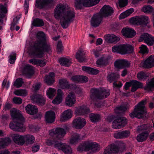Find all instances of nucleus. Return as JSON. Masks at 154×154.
Wrapping results in <instances>:
<instances>
[{"label":"nucleus","instance_id":"obj_50","mask_svg":"<svg viewBox=\"0 0 154 154\" xmlns=\"http://www.w3.org/2000/svg\"><path fill=\"white\" fill-rule=\"evenodd\" d=\"M123 45L114 46L112 47V51L113 52L119 53L123 54Z\"/></svg>","mask_w":154,"mask_h":154},{"label":"nucleus","instance_id":"obj_3","mask_svg":"<svg viewBox=\"0 0 154 154\" xmlns=\"http://www.w3.org/2000/svg\"><path fill=\"white\" fill-rule=\"evenodd\" d=\"M11 116L13 121L9 124L11 129L16 131L23 132L25 127L23 125L25 119L19 110L13 109L11 111Z\"/></svg>","mask_w":154,"mask_h":154},{"label":"nucleus","instance_id":"obj_44","mask_svg":"<svg viewBox=\"0 0 154 154\" xmlns=\"http://www.w3.org/2000/svg\"><path fill=\"white\" fill-rule=\"evenodd\" d=\"M96 63L100 67L105 66L108 64V59L106 58L101 57L97 60Z\"/></svg>","mask_w":154,"mask_h":154},{"label":"nucleus","instance_id":"obj_12","mask_svg":"<svg viewBox=\"0 0 154 154\" xmlns=\"http://www.w3.org/2000/svg\"><path fill=\"white\" fill-rule=\"evenodd\" d=\"M154 66V55L150 56L145 61L142 62L140 64V67L145 68H150Z\"/></svg>","mask_w":154,"mask_h":154},{"label":"nucleus","instance_id":"obj_54","mask_svg":"<svg viewBox=\"0 0 154 154\" xmlns=\"http://www.w3.org/2000/svg\"><path fill=\"white\" fill-rule=\"evenodd\" d=\"M14 94L17 96H25L27 95V91L25 89H19L15 91Z\"/></svg>","mask_w":154,"mask_h":154},{"label":"nucleus","instance_id":"obj_41","mask_svg":"<svg viewBox=\"0 0 154 154\" xmlns=\"http://www.w3.org/2000/svg\"><path fill=\"white\" fill-rule=\"evenodd\" d=\"M82 136H81L77 133H74L72 135L71 138L70 140V142L71 144H74L78 141L83 139Z\"/></svg>","mask_w":154,"mask_h":154},{"label":"nucleus","instance_id":"obj_4","mask_svg":"<svg viewBox=\"0 0 154 154\" xmlns=\"http://www.w3.org/2000/svg\"><path fill=\"white\" fill-rule=\"evenodd\" d=\"M110 94V91L109 90H106L103 88H93L91 90L90 98L94 102L97 100L107 98Z\"/></svg>","mask_w":154,"mask_h":154},{"label":"nucleus","instance_id":"obj_5","mask_svg":"<svg viewBox=\"0 0 154 154\" xmlns=\"http://www.w3.org/2000/svg\"><path fill=\"white\" fill-rule=\"evenodd\" d=\"M146 103V100H143L135 106L134 111L130 114L131 117L132 118L136 117L139 119L142 118L143 115L146 112L145 105Z\"/></svg>","mask_w":154,"mask_h":154},{"label":"nucleus","instance_id":"obj_38","mask_svg":"<svg viewBox=\"0 0 154 154\" xmlns=\"http://www.w3.org/2000/svg\"><path fill=\"white\" fill-rule=\"evenodd\" d=\"M134 48L131 45L129 44L123 45L122 51L123 54L132 53Z\"/></svg>","mask_w":154,"mask_h":154},{"label":"nucleus","instance_id":"obj_30","mask_svg":"<svg viewBox=\"0 0 154 154\" xmlns=\"http://www.w3.org/2000/svg\"><path fill=\"white\" fill-rule=\"evenodd\" d=\"M105 39L108 43H116L119 40V38L113 34H109L104 36Z\"/></svg>","mask_w":154,"mask_h":154},{"label":"nucleus","instance_id":"obj_7","mask_svg":"<svg viewBox=\"0 0 154 154\" xmlns=\"http://www.w3.org/2000/svg\"><path fill=\"white\" fill-rule=\"evenodd\" d=\"M129 21L131 23L134 25H146L149 22V19L148 17L142 15L132 17Z\"/></svg>","mask_w":154,"mask_h":154},{"label":"nucleus","instance_id":"obj_26","mask_svg":"<svg viewBox=\"0 0 154 154\" xmlns=\"http://www.w3.org/2000/svg\"><path fill=\"white\" fill-rule=\"evenodd\" d=\"M116 153L124 151L126 149V144L122 141H119L116 143H113Z\"/></svg>","mask_w":154,"mask_h":154},{"label":"nucleus","instance_id":"obj_31","mask_svg":"<svg viewBox=\"0 0 154 154\" xmlns=\"http://www.w3.org/2000/svg\"><path fill=\"white\" fill-rule=\"evenodd\" d=\"M144 90L149 92L154 90V78L148 80L143 88Z\"/></svg>","mask_w":154,"mask_h":154},{"label":"nucleus","instance_id":"obj_29","mask_svg":"<svg viewBox=\"0 0 154 154\" xmlns=\"http://www.w3.org/2000/svg\"><path fill=\"white\" fill-rule=\"evenodd\" d=\"M34 73L33 67L29 64L27 65L24 68V74L26 76L29 78Z\"/></svg>","mask_w":154,"mask_h":154},{"label":"nucleus","instance_id":"obj_15","mask_svg":"<svg viewBox=\"0 0 154 154\" xmlns=\"http://www.w3.org/2000/svg\"><path fill=\"white\" fill-rule=\"evenodd\" d=\"M102 18V15L99 13L94 15L91 21V26L94 27L98 26L101 23Z\"/></svg>","mask_w":154,"mask_h":154},{"label":"nucleus","instance_id":"obj_39","mask_svg":"<svg viewBox=\"0 0 154 154\" xmlns=\"http://www.w3.org/2000/svg\"><path fill=\"white\" fill-rule=\"evenodd\" d=\"M113 144L109 145L105 149L103 154H117Z\"/></svg>","mask_w":154,"mask_h":154},{"label":"nucleus","instance_id":"obj_25","mask_svg":"<svg viewBox=\"0 0 154 154\" xmlns=\"http://www.w3.org/2000/svg\"><path fill=\"white\" fill-rule=\"evenodd\" d=\"M72 112L70 109L64 111L61 116L60 121L63 122L68 120L72 117Z\"/></svg>","mask_w":154,"mask_h":154},{"label":"nucleus","instance_id":"obj_24","mask_svg":"<svg viewBox=\"0 0 154 154\" xmlns=\"http://www.w3.org/2000/svg\"><path fill=\"white\" fill-rule=\"evenodd\" d=\"M45 120L48 123L53 122L55 119V114L52 111H49L46 112L45 116Z\"/></svg>","mask_w":154,"mask_h":154},{"label":"nucleus","instance_id":"obj_61","mask_svg":"<svg viewBox=\"0 0 154 154\" xmlns=\"http://www.w3.org/2000/svg\"><path fill=\"white\" fill-rule=\"evenodd\" d=\"M20 18L16 17L14 18L13 20V21L11 24V29L12 31L14 29L15 26L17 23Z\"/></svg>","mask_w":154,"mask_h":154},{"label":"nucleus","instance_id":"obj_52","mask_svg":"<svg viewBox=\"0 0 154 154\" xmlns=\"http://www.w3.org/2000/svg\"><path fill=\"white\" fill-rule=\"evenodd\" d=\"M142 11L146 14L150 13L154 11V9L151 5H145L142 8Z\"/></svg>","mask_w":154,"mask_h":154},{"label":"nucleus","instance_id":"obj_32","mask_svg":"<svg viewBox=\"0 0 154 154\" xmlns=\"http://www.w3.org/2000/svg\"><path fill=\"white\" fill-rule=\"evenodd\" d=\"M59 146H57L58 147V149L62 150L66 154H71L72 152V150L71 147L65 143H61L58 144Z\"/></svg>","mask_w":154,"mask_h":154},{"label":"nucleus","instance_id":"obj_8","mask_svg":"<svg viewBox=\"0 0 154 154\" xmlns=\"http://www.w3.org/2000/svg\"><path fill=\"white\" fill-rule=\"evenodd\" d=\"M66 131L63 128H57L51 130L50 132V135L57 140H60L66 134Z\"/></svg>","mask_w":154,"mask_h":154},{"label":"nucleus","instance_id":"obj_19","mask_svg":"<svg viewBox=\"0 0 154 154\" xmlns=\"http://www.w3.org/2000/svg\"><path fill=\"white\" fill-rule=\"evenodd\" d=\"M31 98L32 102L34 103H37L40 105H43L45 104V99L40 95H33Z\"/></svg>","mask_w":154,"mask_h":154},{"label":"nucleus","instance_id":"obj_43","mask_svg":"<svg viewBox=\"0 0 154 154\" xmlns=\"http://www.w3.org/2000/svg\"><path fill=\"white\" fill-rule=\"evenodd\" d=\"M148 135V133L147 131L139 134L137 137V140L138 142H141L145 140Z\"/></svg>","mask_w":154,"mask_h":154},{"label":"nucleus","instance_id":"obj_64","mask_svg":"<svg viewBox=\"0 0 154 154\" xmlns=\"http://www.w3.org/2000/svg\"><path fill=\"white\" fill-rule=\"evenodd\" d=\"M10 58L9 60V62L11 64L14 63L16 59V54L15 53H13L11 54L10 56Z\"/></svg>","mask_w":154,"mask_h":154},{"label":"nucleus","instance_id":"obj_10","mask_svg":"<svg viewBox=\"0 0 154 154\" xmlns=\"http://www.w3.org/2000/svg\"><path fill=\"white\" fill-rule=\"evenodd\" d=\"M143 40L149 46H152L154 44V37L147 33H144L140 36L139 41L141 42Z\"/></svg>","mask_w":154,"mask_h":154},{"label":"nucleus","instance_id":"obj_51","mask_svg":"<svg viewBox=\"0 0 154 154\" xmlns=\"http://www.w3.org/2000/svg\"><path fill=\"white\" fill-rule=\"evenodd\" d=\"M60 142L57 140H56L55 139H54L53 140H48L46 142V144L48 146H50L53 145L55 148L58 149V147L57 146H59L58 144H60Z\"/></svg>","mask_w":154,"mask_h":154},{"label":"nucleus","instance_id":"obj_56","mask_svg":"<svg viewBox=\"0 0 154 154\" xmlns=\"http://www.w3.org/2000/svg\"><path fill=\"white\" fill-rule=\"evenodd\" d=\"M24 82L22 78H18L16 79L14 82V85L17 88H19L22 86Z\"/></svg>","mask_w":154,"mask_h":154},{"label":"nucleus","instance_id":"obj_37","mask_svg":"<svg viewBox=\"0 0 154 154\" xmlns=\"http://www.w3.org/2000/svg\"><path fill=\"white\" fill-rule=\"evenodd\" d=\"M119 74L117 73H112L108 74L107 77V80L110 83L116 82L119 78Z\"/></svg>","mask_w":154,"mask_h":154},{"label":"nucleus","instance_id":"obj_27","mask_svg":"<svg viewBox=\"0 0 154 154\" xmlns=\"http://www.w3.org/2000/svg\"><path fill=\"white\" fill-rule=\"evenodd\" d=\"M13 140L16 143L22 145L24 143V135L22 136L18 134H14L12 136Z\"/></svg>","mask_w":154,"mask_h":154},{"label":"nucleus","instance_id":"obj_42","mask_svg":"<svg viewBox=\"0 0 154 154\" xmlns=\"http://www.w3.org/2000/svg\"><path fill=\"white\" fill-rule=\"evenodd\" d=\"M59 61L60 65L63 66L68 67L69 66L71 63V59L68 58H61L59 59Z\"/></svg>","mask_w":154,"mask_h":154},{"label":"nucleus","instance_id":"obj_63","mask_svg":"<svg viewBox=\"0 0 154 154\" xmlns=\"http://www.w3.org/2000/svg\"><path fill=\"white\" fill-rule=\"evenodd\" d=\"M63 49V48L61 41H58L57 48V52L58 53H60L62 52Z\"/></svg>","mask_w":154,"mask_h":154},{"label":"nucleus","instance_id":"obj_23","mask_svg":"<svg viewBox=\"0 0 154 154\" xmlns=\"http://www.w3.org/2000/svg\"><path fill=\"white\" fill-rule=\"evenodd\" d=\"M29 62L33 65L43 67L45 66L46 63V60L33 58L30 59Z\"/></svg>","mask_w":154,"mask_h":154},{"label":"nucleus","instance_id":"obj_48","mask_svg":"<svg viewBox=\"0 0 154 154\" xmlns=\"http://www.w3.org/2000/svg\"><path fill=\"white\" fill-rule=\"evenodd\" d=\"M90 120L93 122L98 121L100 119V115L98 114L91 113L89 114Z\"/></svg>","mask_w":154,"mask_h":154},{"label":"nucleus","instance_id":"obj_58","mask_svg":"<svg viewBox=\"0 0 154 154\" xmlns=\"http://www.w3.org/2000/svg\"><path fill=\"white\" fill-rule=\"evenodd\" d=\"M148 77L147 75L145 72L141 71L137 74V77L140 80L145 79Z\"/></svg>","mask_w":154,"mask_h":154},{"label":"nucleus","instance_id":"obj_53","mask_svg":"<svg viewBox=\"0 0 154 154\" xmlns=\"http://www.w3.org/2000/svg\"><path fill=\"white\" fill-rule=\"evenodd\" d=\"M10 143V140L9 139H0V149L4 148L5 146L8 145Z\"/></svg>","mask_w":154,"mask_h":154},{"label":"nucleus","instance_id":"obj_47","mask_svg":"<svg viewBox=\"0 0 154 154\" xmlns=\"http://www.w3.org/2000/svg\"><path fill=\"white\" fill-rule=\"evenodd\" d=\"M134 11V9L131 8L121 14L119 16V19H122L129 16Z\"/></svg>","mask_w":154,"mask_h":154},{"label":"nucleus","instance_id":"obj_59","mask_svg":"<svg viewBox=\"0 0 154 154\" xmlns=\"http://www.w3.org/2000/svg\"><path fill=\"white\" fill-rule=\"evenodd\" d=\"M126 107L124 106H121L117 107L115 109V112L118 114H119L122 112L125 111L127 110Z\"/></svg>","mask_w":154,"mask_h":154},{"label":"nucleus","instance_id":"obj_46","mask_svg":"<svg viewBox=\"0 0 154 154\" xmlns=\"http://www.w3.org/2000/svg\"><path fill=\"white\" fill-rule=\"evenodd\" d=\"M24 143L26 142L28 144H32L35 141V138L34 136L30 134L24 135Z\"/></svg>","mask_w":154,"mask_h":154},{"label":"nucleus","instance_id":"obj_20","mask_svg":"<svg viewBox=\"0 0 154 154\" xmlns=\"http://www.w3.org/2000/svg\"><path fill=\"white\" fill-rule=\"evenodd\" d=\"M130 135L129 131L125 130L122 131H116L114 134L115 138L118 139H125L128 137Z\"/></svg>","mask_w":154,"mask_h":154},{"label":"nucleus","instance_id":"obj_57","mask_svg":"<svg viewBox=\"0 0 154 154\" xmlns=\"http://www.w3.org/2000/svg\"><path fill=\"white\" fill-rule=\"evenodd\" d=\"M55 93L56 90L52 88H50L47 92L48 96L50 98H52L55 95Z\"/></svg>","mask_w":154,"mask_h":154},{"label":"nucleus","instance_id":"obj_1","mask_svg":"<svg viewBox=\"0 0 154 154\" xmlns=\"http://www.w3.org/2000/svg\"><path fill=\"white\" fill-rule=\"evenodd\" d=\"M37 39L34 42L29 52L30 56L38 58L43 57L46 52L51 51V45L43 32H38L36 34Z\"/></svg>","mask_w":154,"mask_h":154},{"label":"nucleus","instance_id":"obj_34","mask_svg":"<svg viewBox=\"0 0 154 154\" xmlns=\"http://www.w3.org/2000/svg\"><path fill=\"white\" fill-rule=\"evenodd\" d=\"M132 88L131 91L132 92L136 91L138 88H142L143 85L142 83L136 80H131Z\"/></svg>","mask_w":154,"mask_h":154},{"label":"nucleus","instance_id":"obj_36","mask_svg":"<svg viewBox=\"0 0 154 154\" xmlns=\"http://www.w3.org/2000/svg\"><path fill=\"white\" fill-rule=\"evenodd\" d=\"M51 1V0H36L35 5L40 9L45 8Z\"/></svg>","mask_w":154,"mask_h":154},{"label":"nucleus","instance_id":"obj_55","mask_svg":"<svg viewBox=\"0 0 154 154\" xmlns=\"http://www.w3.org/2000/svg\"><path fill=\"white\" fill-rule=\"evenodd\" d=\"M7 11L6 7L2 4H0V17H4L5 16L4 14H6Z\"/></svg>","mask_w":154,"mask_h":154},{"label":"nucleus","instance_id":"obj_17","mask_svg":"<svg viewBox=\"0 0 154 154\" xmlns=\"http://www.w3.org/2000/svg\"><path fill=\"white\" fill-rule=\"evenodd\" d=\"M123 35L126 38H131L134 37L136 35V32L132 28L128 27L124 28L122 31Z\"/></svg>","mask_w":154,"mask_h":154},{"label":"nucleus","instance_id":"obj_2","mask_svg":"<svg viewBox=\"0 0 154 154\" xmlns=\"http://www.w3.org/2000/svg\"><path fill=\"white\" fill-rule=\"evenodd\" d=\"M54 16L56 19L60 20V23L64 29L67 28L73 22L75 17L74 11L70 8L63 4H58L54 10Z\"/></svg>","mask_w":154,"mask_h":154},{"label":"nucleus","instance_id":"obj_60","mask_svg":"<svg viewBox=\"0 0 154 154\" xmlns=\"http://www.w3.org/2000/svg\"><path fill=\"white\" fill-rule=\"evenodd\" d=\"M140 49L139 52L142 54L147 53L148 52V49L147 46L145 45H142L141 46L139 47Z\"/></svg>","mask_w":154,"mask_h":154},{"label":"nucleus","instance_id":"obj_16","mask_svg":"<svg viewBox=\"0 0 154 154\" xmlns=\"http://www.w3.org/2000/svg\"><path fill=\"white\" fill-rule=\"evenodd\" d=\"M76 102V97L73 92L69 93L65 99V103L67 106L71 107L73 106Z\"/></svg>","mask_w":154,"mask_h":154},{"label":"nucleus","instance_id":"obj_33","mask_svg":"<svg viewBox=\"0 0 154 154\" xmlns=\"http://www.w3.org/2000/svg\"><path fill=\"white\" fill-rule=\"evenodd\" d=\"M55 75L53 72H50L48 75H46L45 77L44 81L48 85H52L55 81Z\"/></svg>","mask_w":154,"mask_h":154},{"label":"nucleus","instance_id":"obj_21","mask_svg":"<svg viewBox=\"0 0 154 154\" xmlns=\"http://www.w3.org/2000/svg\"><path fill=\"white\" fill-rule=\"evenodd\" d=\"M89 109L85 105H82L76 108L75 112L77 115H80L88 114L90 112Z\"/></svg>","mask_w":154,"mask_h":154},{"label":"nucleus","instance_id":"obj_35","mask_svg":"<svg viewBox=\"0 0 154 154\" xmlns=\"http://www.w3.org/2000/svg\"><path fill=\"white\" fill-rule=\"evenodd\" d=\"M64 94L62 91L60 89L57 90V95L55 99L52 101V103L54 104H58L60 103L62 100L63 96Z\"/></svg>","mask_w":154,"mask_h":154},{"label":"nucleus","instance_id":"obj_49","mask_svg":"<svg viewBox=\"0 0 154 154\" xmlns=\"http://www.w3.org/2000/svg\"><path fill=\"white\" fill-rule=\"evenodd\" d=\"M32 24L35 27H40L43 26L44 23L42 19L36 18L33 20Z\"/></svg>","mask_w":154,"mask_h":154},{"label":"nucleus","instance_id":"obj_28","mask_svg":"<svg viewBox=\"0 0 154 154\" xmlns=\"http://www.w3.org/2000/svg\"><path fill=\"white\" fill-rule=\"evenodd\" d=\"M26 112L29 114L33 115L36 114L38 111L36 106L31 104L27 105L25 107Z\"/></svg>","mask_w":154,"mask_h":154},{"label":"nucleus","instance_id":"obj_11","mask_svg":"<svg viewBox=\"0 0 154 154\" xmlns=\"http://www.w3.org/2000/svg\"><path fill=\"white\" fill-rule=\"evenodd\" d=\"M100 0H84V2H80V0L77 1L76 6L78 8H82V6L90 7L95 5L99 3Z\"/></svg>","mask_w":154,"mask_h":154},{"label":"nucleus","instance_id":"obj_62","mask_svg":"<svg viewBox=\"0 0 154 154\" xmlns=\"http://www.w3.org/2000/svg\"><path fill=\"white\" fill-rule=\"evenodd\" d=\"M148 126L146 125H140L137 127V131L139 132L141 131H146V130L148 129Z\"/></svg>","mask_w":154,"mask_h":154},{"label":"nucleus","instance_id":"obj_40","mask_svg":"<svg viewBox=\"0 0 154 154\" xmlns=\"http://www.w3.org/2000/svg\"><path fill=\"white\" fill-rule=\"evenodd\" d=\"M60 87L62 89H69L70 88V85L65 79H61L59 80Z\"/></svg>","mask_w":154,"mask_h":154},{"label":"nucleus","instance_id":"obj_13","mask_svg":"<svg viewBox=\"0 0 154 154\" xmlns=\"http://www.w3.org/2000/svg\"><path fill=\"white\" fill-rule=\"evenodd\" d=\"M86 123V121L84 118H77L73 121L72 126L76 129H81L85 125Z\"/></svg>","mask_w":154,"mask_h":154},{"label":"nucleus","instance_id":"obj_6","mask_svg":"<svg viewBox=\"0 0 154 154\" xmlns=\"http://www.w3.org/2000/svg\"><path fill=\"white\" fill-rule=\"evenodd\" d=\"M100 146L96 143L85 142L80 145L78 148L79 151H87L91 150L96 151L100 149Z\"/></svg>","mask_w":154,"mask_h":154},{"label":"nucleus","instance_id":"obj_18","mask_svg":"<svg viewBox=\"0 0 154 154\" xmlns=\"http://www.w3.org/2000/svg\"><path fill=\"white\" fill-rule=\"evenodd\" d=\"M115 66L117 68L122 69L129 66L130 63L127 60L122 59L116 60L114 62Z\"/></svg>","mask_w":154,"mask_h":154},{"label":"nucleus","instance_id":"obj_9","mask_svg":"<svg viewBox=\"0 0 154 154\" xmlns=\"http://www.w3.org/2000/svg\"><path fill=\"white\" fill-rule=\"evenodd\" d=\"M127 121L124 117H119L113 122L112 127L115 129H119L124 127L127 124Z\"/></svg>","mask_w":154,"mask_h":154},{"label":"nucleus","instance_id":"obj_22","mask_svg":"<svg viewBox=\"0 0 154 154\" xmlns=\"http://www.w3.org/2000/svg\"><path fill=\"white\" fill-rule=\"evenodd\" d=\"M86 52L83 49L79 50L76 52L75 58L79 62H85L86 59L85 58Z\"/></svg>","mask_w":154,"mask_h":154},{"label":"nucleus","instance_id":"obj_45","mask_svg":"<svg viewBox=\"0 0 154 154\" xmlns=\"http://www.w3.org/2000/svg\"><path fill=\"white\" fill-rule=\"evenodd\" d=\"M82 69L90 74L93 75H96L99 72V70L97 69L85 66H82Z\"/></svg>","mask_w":154,"mask_h":154},{"label":"nucleus","instance_id":"obj_14","mask_svg":"<svg viewBox=\"0 0 154 154\" xmlns=\"http://www.w3.org/2000/svg\"><path fill=\"white\" fill-rule=\"evenodd\" d=\"M113 8L109 5H104L100 10L99 13L103 17H107L111 16L113 13Z\"/></svg>","mask_w":154,"mask_h":154}]
</instances>
